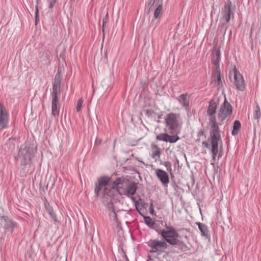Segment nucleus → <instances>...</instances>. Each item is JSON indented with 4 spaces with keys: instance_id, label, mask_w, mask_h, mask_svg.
Here are the masks:
<instances>
[{
    "instance_id": "32",
    "label": "nucleus",
    "mask_w": 261,
    "mask_h": 261,
    "mask_svg": "<svg viewBox=\"0 0 261 261\" xmlns=\"http://www.w3.org/2000/svg\"><path fill=\"white\" fill-rule=\"evenodd\" d=\"M161 155V151L160 150L159 148H158L157 150H156L155 152H154L152 154V158L153 159H155V158L157 156L158 158H160Z\"/></svg>"
},
{
    "instance_id": "6",
    "label": "nucleus",
    "mask_w": 261,
    "mask_h": 261,
    "mask_svg": "<svg viewBox=\"0 0 261 261\" xmlns=\"http://www.w3.org/2000/svg\"><path fill=\"white\" fill-rule=\"evenodd\" d=\"M178 117L177 114L172 113L166 116L165 118L166 127L170 133L175 130L178 126Z\"/></svg>"
},
{
    "instance_id": "44",
    "label": "nucleus",
    "mask_w": 261,
    "mask_h": 261,
    "mask_svg": "<svg viewBox=\"0 0 261 261\" xmlns=\"http://www.w3.org/2000/svg\"><path fill=\"white\" fill-rule=\"evenodd\" d=\"M146 100H150V99L147 98V99H146Z\"/></svg>"
},
{
    "instance_id": "26",
    "label": "nucleus",
    "mask_w": 261,
    "mask_h": 261,
    "mask_svg": "<svg viewBox=\"0 0 261 261\" xmlns=\"http://www.w3.org/2000/svg\"><path fill=\"white\" fill-rule=\"evenodd\" d=\"M145 224L148 226H152L154 225V222L152 219L149 216H145L144 217Z\"/></svg>"
},
{
    "instance_id": "41",
    "label": "nucleus",
    "mask_w": 261,
    "mask_h": 261,
    "mask_svg": "<svg viewBox=\"0 0 261 261\" xmlns=\"http://www.w3.org/2000/svg\"><path fill=\"white\" fill-rule=\"evenodd\" d=\"M152 1L151 0V2L149 3V5H151V6H152L153 5H152Z\"/></svg>"
},
{
    "instance_id": "31",
    "label": "nucleus",
    "mask_w": 261,
    "mask_h": 261,
    "mask_svg": "<svg viewBox=\"0 0 261 261\" xmlns=\"http://www.w3.org/2000/svg\"><path fill=\"white\" fill-rule=\"evenodd\" d=\"M83 103V100L82 99H79L77 102L76 109L77 112H80L81 109L82 103Z\"/></svg>"
},
{
    "instance_id": "17",
    "label": "nucleus",
    "mask_w": 261,
    "mask_h": 261,
    "mask_svg": "<svg viewBox=\"0 0 261 261\" xmlns=\"http://www.w3.org/2000/svg\"><path fill=\"white\" fill-rule=\"evenodd\" d=\"M60 105L59 99H53L51 106V114L56 116L59 115Z\"/></svg>"
},
{
    "instance_id": "25",
    "label": "nucleus",
    "mask_w": 261,
    "mask_h": 261,
    "mask_svg": "<svg viewBox=\"0 0 261 261\" xmlns=\"http://www.w3.org/2000/svg\"><path fill=\"white\" fill-rule=\"evenodd\" d=\"M161 164H163V165H164L166 167L167 170L168 171H169V172L170 173L171 176H174V175L172 173V169L171 168V166H172L171 163L170 162L167 161V162H165Z\"/></svg>"
},
{
    "instance_id": "37",
    "label": "nucleus",
    "mask_w": 261,
    "mask_h": 261,
    "mask_svg": "<svg viewBox=\"0 0 261 261\" xmlns=\"http://www.w3.org/2000/svg\"><path fill=\"white\" fill-rule=\"evenodd\" d=\"M151 146H152V148H157V149L159 148L158 147V146L156 145H155V144H154V145L152 144Z\"/></svg>"
},
{
    "instance_id": "8",
    "label": "nucleus",
    "mask_w": 261,
    "mask_h": 261,
    "mask_svg": "<svg viewBox=\"0 0 261 261\" xmlns=\"http://www.w3.org/2000/svg\"><path fill=\"white\" fill-rule=\"evenodd\" d=\"M224 99V103L221 106L218 114V118L222 122L228 116L231 115L232 111L231 105L227 101V99Z\"/></svg>"
},
{
    "instance_id": "18",
    "label": "nucleus",
    "mask_w": 261,
    "mask_h": 261,
    "mask_svg": "<svg viewBox=\"0 0 261 261\" xmlns=\"http://www.w3.org/2000/svg\"><path fill=\"white\" fill-rule=\"evenodd\" d=\"M218 103L214 100L209 102V105L207 110V114H216Z\"/></svg>"
},
{
    "instance_id": "21",
    "label": "nucleus",
    "mask_w": 261,
    "mask_h": 261,
    "mask_svg": "<svg viewBox=\"0 0 261 261\" xmlns=\"http://www.w3.org/2000/svg\"><path fill=\"white\" fill-rule=\"evenodd\" d=\"M135 205L137 211L141 214V211L145 208V204L142 202L141 199H139V200L135 201Z\"/></svg>"
},
{
    "instance_id": "9",
    "label": "nucleus",
    "mask_w": 261,
    "mask_h": 261,
    "mask_svg": "<svg viewBox=\"0 0 261 261\" xmlns=\"http://www.w3.org/2000/svg\"><path fill=\"white\" fill-rule=\"evenodd\" d=\"M230 4V2L226 4L222 9V17L220 18V23L222 25L226 24L229 21L231 15H233L231 11Z\"/></svg>"
},
{
    "instance_id": "12",
    "label": "nucleus",
    "mask_w": 261,
    "mask_h": 261,
    "mask_svg": "<svg viewBox=\"0 0 261 261\" xmlns=\"http://www.w3.org/2000/svg\"><path fill=\"white\" fill-rule=\"evenodd\" d=\"M179 139L180 138L177 135L171 136L166 133L160 134L156 136V140L170 143H174Z\"/></svg>"
},
{
    "instance_id": "35",
    "label": "nucleus",
    "mask_w": 261,
    "mask_h": 261,
    "mask_svg": "<svg viewBox=\"0 0 261 261\" xmlns=\"http://www.w3.org/2000/svg\"><path fill=\"white\" fill-rule=\"evenodd\" d=\"M188 96H189L187 93H186V94H181L179 96V98H186Z\"/></svg>"
},
{
    "instance_id": "14",
    "label": "nucleus",
    "mask_w": 261,
    "mask_h": 261,
    "mask_svg": "<svg viewBox=\"0 0 261 261\" xmlns=\"http://www.w3.org/2000/svg\"><path fill=\"white\" fill-rule=\"evenodd\" d=\"M220 60V51L218 49L213 50L212 52V63L215 66V70H219V61Z\"/></svg>"
},
{
    "instance_id": "13",
    "label": "nucleus",
    "mask_w": 261,
    "mask_h": 261,
    "mask_svg": "<svg viewBox=\"0 0 261 261\" xmlns=\"http://www.w3.org/2000/svg\"><path fill=\"white\" fill-rule=\"evenodd\" d=\"M137 189V184L136 182H129L127 188L124 191L123 195L126 196L128 198H130L133 201H135V198L132 196L135 194Z\"/></svg>"
},
{
    "instance_id": "38",
    "label": "nucleus",
    "mask_w": 261,
    "mask_h": 261,
    "mask_svg": "<svg viewBox=\"0 0 261 261\" xmlns=\"http://www.w3.org/2000/svg\"><path fill=\"white\" fill-rule=\"evenodd\" d=\"M250 43H251V49H253L252 40H251L250 41Z\"/></svg>"
},
{
    "instance_id": "43",
    "label": "nucleus",
    "mask_w": 261,
    "mask_h": 261,
    "mask_svg": "<svg viewBox=\"0 0 261 261\" xmlns=\"http://www.w3.org/2000/svg\"><path fill=\"white\" fill-rule=\"evenodd\" d=\"M105 23V20L103 19V25H104Z\"/></svg>"
},
{
    "instance_id": "16",
    "label": "nucleus",
    "mask_w": 261,
    "mask_h": 261,
    "mask_svg": "<svg viewBox=\"0 0 261 261\" xmlns=\"http://www.w3.org/2000/svg\"><path fill=\"white\" fill-rule=\"evenodd\" d=\"M44 206L45 210L47 211L48 214L50 215L52 219L54 220V222H58V220L57 219L56 214L54 212L53 207L50 206L48 202L46 201L44 202Z\"/></svg>"
},
{
    "instance_id": "22",
    "label": "nucleus",
    "mask_w": 261,
    "mask_h": 261,
    "mask_svg": "<svg viewBox=\"0 0 261 261\" xmlns=\"http://www.w3.org/2000/svg\"><path fill=\"white\" fill-rule=\"evenodd\" d=\"M241 127V123L239 120H235L233 125V129L231 132L232 136L238 135L239 131L240 130Z\"/></svg>"
},
{
    "instance_id": "1",
    "label": "nucleus",
    "mask_w": 261,
    "mask_h": 261,
    "mask_svg": "<svg viewBox=\"0 0 261 261\" xmlns=\"http://www.w3.org/2000/svg\"><path fill=\"white\" fill-rule=\"evenodd\" d=\"M158 233L164 241L154 239L150 240L146 243L148 247L154 250L152 252H163L169 246L167 243L173 246L172 253H178L190 250L185 242L178 239L179 234L174 227L166 225V228L160 230Z\"/></svg>"
},
{
    "instance_id": "15",
    "label": "nucleus",
    "mask_w": 261,
    "mask_h": 261,
    "mask_svg": "<svg viewBox=\"0 0 261 261\" xmlns=\"http://www.w3.org/2000/svg\"><path fill=\"white\" fill-rule=\"evenodd\" d=\"M212 82L214 83L215 85L218 87L222 86V83L221 78V72L220 69L215 70L213 71L212 74Z\"/></svg>"
},
{
    "instance_id": "11",
    "label": "nucleus",
    "mask_w": 261,
    "mask_h": 261,
    "mask_svg": "<svg viewBox=\"0 0 261 261\" xmlns=\"http://www.w3.org/2000/svg\"><path fill=\"white\" fill-rule=\"evenodd\" d=\"M155 174L163 186L165 188H167L169 183V177L168 173L162 169H157L155 170Z\"/></svg>"
},
{
    "instance_id": "4",
    "label": "nucleus",
    "mask_w": 261,
    "mask_h": 261,
    "mask_svg": "<svg viewBox=\"0 0 261 261\" xmlns=\"http://www.w3.org/2000/svg\"><path fill=\"white\" fill-rule=\"evenodd\" d=\"M37 151V148L33 145L21 146L18 153L17 160H20V166H25L31 161L32 156Z\"/></svg>"
},
{
    "instance_id": "30",
    "label": "nucleus",
    "mask_w": 261,
    "mask_h": 261,
    "mask_svg": "<svg viewBox=\"0 0 261 261\" xmlns=\"http://www.w3.org/2000/svg\"><path fill=\"white\" fill-rule=\"evenodd\" d=\"M58 0H47L48 3V8L52 9L56 6Z\"/></svg>"
},
{
    "instance_id": "19",
    "label": "nucleus",
    "mask_w": 261,
    "mask_h": 261,
    "mask_svg": "<svg viewBox=\"0 0 261 261\" xmlns=\"http://www.w3.org/2000/svg\"><path fill=\"white\" fill-rule=\"evenodd\" d=\"M196 224L198 226V228L201 232V236L207 237L208 236V230L207 226L200 222H197Z\"/></svg>"
},
{
    "instance_id": "34",
    "label": "nucleus",
    "mask_w": 261,
    "mask_h": 261,
    "mask_svg": "<svg viewBox=\"0 0 261 261\" xmlns=\"http://www.w3.org/2000/svg\"><path fill=\"white\" fill-rule=\"evenodd\" d=\"M202 145L204 146L207 148L210 149L211 148V145L208 144V143L205 141L202 142Z\"/></svg>"
},
{
    "instance_id": "10",
    "label": "nucleus",
    "mask_w": 261,
    "mask_h": 261,
    "mask_svg": "<svg viewBox=\"0 0 261 261\" xmlns=\"http://www.w3.org/2000/svg\"><path fill=\"white\" fill-rule=\"evenodd\" d=\"M61 68H58V72L56 74L54 79L53 90L52 93L53 98H58L59 96V94L60 93V86L61 80Z\"/></svg>"
},
{
    "instance_id": "2",
    "label": "nucleus",
    "mask_w": 261,
    "mask_h": 261,
    "mask_svg": "<svg viewBox=\"0 0 261 261\" xmlns=\"http://www.w3.org/2000/svg\"><path fill=\"white\" fill-rule=\"evenodd\" d=\"M112 178L108 176H100L95 184V194L101 199L103 204L110 212L113 213L117 219V215L114 207L116 189L113 187Z\"/></svg>"
},
{
    "instance_id": "28",
    "label": "nucleus",
    "mask_w": 261,
    "mask_h": 261,
    "mask_svg": "<svg viewBox=\"0 0 261 261\" xmlns=\"http://www.w3.org/2000/svg\"><path fill=\"white\" fill-rule=\"evenodd\" d=\"M41 0H36L37 2V5L35 6V19H36V23H37L38 19V16H39V9H38V4L40 2Z\"/></svg>"
},
{
    "instance_id": "42",
    "label": "nucleus",
    "mask_w": 261,
    "mask_h": 261,
    "mask_svg": "<svg viewBox=\"0 0 261 261\" xmlns=\"http://www.w3.org/2000/svg\"><path fill=\"white\" fill-rule=\"evenodd\" d=\"M152 5H153V4H154V1H155V0H152Z\"/></svg>"
},
{
    "instance_id": "29",
    "label": "nucleus",
    "mask_w": 261,
    "mask_h": 261,
    "mask_svg": "<svg viewBox=\"0 0 261 261\" xmlns=\"http://www.w3.org/2000/svg\"><path fill=\"white\" fill-rule=\"evenodd\" d=\"M179 102L182 105V106L187 109L189 107L188 99H178Z\"/></svg>"
},
{
    "instance_id": "36",
    "label": "nucleus",
    "mask_w": 261,
    "mask_h": 261,
    "mask_svg": "<svg viewBox=\"0 0 261 261\" xmlns=\"http://www.w3.org/2000/svg\"><path fill=\"white\" fill-rule=\"evenodd\" d=\"M149 210H150V213L151 214H152V213H153V212H154V210H153V208H152V207H150L149 208Z\"/></svg>"
},
{
    "instance_id": "40",
    "label": "nucleus",
    "mask_w": 261,
    "mask_h": 261,
    "mask_svg": "<svg viewBox=\"0 0 261 261\" xmlns=\"http://www.w3.org/2000/svg\"><path fill=\"white\" fill-rule=\"evenodd\" d=\"M124 257L127 260V261H128V259L125 254H124Z\"/></svg>"
},
{
    "instance_id": "39",
    "label": "nucleus",
    "mask_w": 261,
    "mask_h": 261,
    "mask_svg": "<svg viewBox=\"0 0 261 261\" xmlns=\"http://www.w3.org/2000/svg\"><path fill=\"white\" fill-rule=\"evenodd\" d=\"M172 186L173 187H177V186L176 185V184H175V182L174 181L172 184Z\"/></svg>"
},
{
    "instance_id": "5",
    "label": "nucleus",
    "mask_w": 261,
    "mask_h": 261,
    "mask_svg": "<svg viewBox=\"0 0 261 261\" xmlns=\"http://www.w3.org/2000/svg\"><path fill=\"white\" fill-rule=\"evenodd\" d=\"M230 80H232V78L234 79V83L237 88L240 91L245 90V85L243 77L237 70L236 67L230 71L228 75Z\"/></svg>"
},
{
    "instance_id": "3",
    "label": "nucleus",
    "mask_w": 261,
    "mask_h": 261,
    "mask_svg": "<svg viewBox=\"0 0 261 261\" xmlns=\"http://www.w3.org/2000/svg\"><path fill=\"white\" fill-rule=\"evenodd\" d=\"M211 152L213 155V159L216 160H219L223 155V151L221 150H218V143L221 141L220 134V129L218 124L211 125Z\"/></svg>"
},
{
    "instance_id": "7",
    "label": "nucleus",
    "mask_w": 261,
    "mask_h": 261,
    "mask_svg": "<svg viewBox=\"0 0 261 261\" xmlns=\"http://www.w3.org/2000/svg\"><path fill=\"white\" fill-rule=\"evenodd\" d=\"M129 182L128 179H126L124 177H118L114 181L112 187H115L116 189L115 195L117 192H118L120 195H123L124 193L123 191L125 190Z\"/></svg>"
},
{
    "instance_id": "33",
    "label": "nucleus",
    "mask_w": 261,
    "mask_h": 261,
    "mask_svg": "<svg viewBox=\"0 0 261 261\" xmlns=\"http://www.w3.org/2000/svg\"><path fill=\"white\" fill-rule=\"evenodd\" d=\"M197 136L199 137H202V136H204V138H206V136H205V134L204 130V129H200L198 132V133L197 134Z\"/></svg>"
},
{
    "instance_id": "23",
    "label": "nucleus",
    "mask_w": 261,
    "mask_h": 261,
    "mask_svg": "<svg viewBox=\"0 0 261 261\" xmlns=\"http://www.w3.org/2000/svg\"><path fill=\"white\" fill-rule=\"evenodd\" d=\"M163 11V7L161 4L159 5L158 8L155 9L154 13V18L156 19L160 17V16L162 15Z\"/></svg>"
},
{
    "instance_id": "27",
    "label": "nucleus",
    "mask_w": 261,
    "mask_h": 261,
    "mask_svg": "<svg viewBox=\"0 0 261 261\" xmlns=\"http://www.w3.org/2000/svg\"><path fill=\"white\" fill-rule=\"evenodd\" d=\"M209 116V121L211 124L218 123L216 121V114H207Z\"/></svg>"
},
{
    "instance_id": "20",
    "label": "nucleus",
    "mask_w": 261,
    "mask_h": 261,
    "mask_svg": "<svg viewBox=\"0 0 261 261\" xmlns=\"http://www.w3.org/2000/svg\"><path fill=\"white\" fill-rule=\"evenodd\" d=\"M144 112H145V115L150 119L155 120L157 117L159 118L160 117L156 112L151 109L144 110Z\"/></svg>"
},
{
    "instance_id": "24",
    "label": "nucleus",
    "mask_w": 261,
    "mask_h": 261,
    "mask_svg": "<svg viewBox=\"0 0 261 261\" xmlns=\"http://www.w3.org/2000/svg\"><path fill=\"white\" fill-rule=\"evenodd\" d=\"M261 114H260V109L258 105H256L254 113H253V118L255 119H258L260 117Z\"/></svg>"
}]
</instances>
